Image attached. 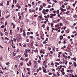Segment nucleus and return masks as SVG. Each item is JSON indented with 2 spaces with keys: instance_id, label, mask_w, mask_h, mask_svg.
I'll list each match as a JSON object with an SVG mask.
<instances>
[{
  "instance_id": "1",
  "label": "nucleus",
  "mask_w": 77,
  "mask_h": 77,
  "mask_svg": "<svg viewBox=\"0 0 77 77\" xmlns=\"http://www.w3.org/2000/svg\"><path fill=\"white\" fill-rule=\"evenodd\" d=\"M21 39L22 38L21 36H19L18 37H17L16 38L17 42H18L20 41V39Z\"/></svg>"
},
{
  "instance_id": "2",
  "label": "nucleus",
  "mask_w": 77,
  "mask_h": 77,
  "mask_svg": "<svg viewBox=\"0 0 77 77\" xmlns=\"http://www.w3.org/2000/svg\"><path fill=\"white\" fill-rule=\"evenodd\" d=\"M28 45L29 48H34V46H33V45L29 43L28 44Z\"/></svg>"
},
{
  "instance_id": "3",
  "label": "nucleus",
  "mask_w": 77,
  "mask_h": 77,
  "mask_svg": "<svg viewBox=\"0 0 77 77\" xmlns=\"http://www.w3.org/2000/svg\"><path fill=\"white\" fill-rule=\"evenodd\" d=\"M15 22L17 23H20V20L19 19H16L14 20Z\"/></svg>"
},
{
  "instance_id": "4",
  "label": "nucleus",
  "mask_w": 77,
  "mask_h": 77,
  "mask_svg": "<svg viewBox=\"0 0 77 77\" xmlns=\"http://www.w3.org/2000/svg\"><path fill=\"white\" fill-rule=\"evenodd\" d=\"M32 51H34V52L35 53H38V48H36V49L35 50H32Z\"/></svg>"
},
{
  "instance_id": "5",
  "label": "nucleus",
  "mask_w": 77,
  "mask_h": 77,
  "mask_svg": "<svg viewBox=\"0 0 77 77\" xmlns=\"http://www.w3.org/2000/svg\"><path fill=\"white\" fill-rule=\"evenodd\" d=\"M29 11L30 12H31V13H32V12H36V11L35 10H34V9L32 10L31 9H29Z\"/></svg>"
},
{
  "instance_id": "6",
  "label": "nucleus",
  "mask_w": 77,
  "mask_h": 77,
  "mask_svg": "<svg viewBox=\"0 0 77 77\" xmlns=\"http://www.w3.org/2000/svg\"><path fill=\"white\" fill-rule=\"evenodd\" d=\"M27 54V53H24V55H25V57H27L29 56V55H28V54Z\"/></svg>"
},
{
  "instance_id": "7",
  "label": "nucleus",
  "mask_w": 77,
  "mask_h": 77,
  "mask_svg": "<svg viewBox=\"0 0 77 77\" xmlns=\"http://www.w3.org/2000/svg\"><path fill=\"white\" fill-rule=\"evenodd\" d=\"M17 0H13V4H14V3H15V4H16L17 3Z\"/></svg>"
},
{
  "instance_id": "8",
  "label": "nucleus",
  "mask_w": 77,
  "mask_h": 77,
  "mask_svg": "<svg viewBox=\"0 0 77 77\" xmlns=\"http://www.w3.org/2000/svg\"><path fill=\"white\" fill-rule=\"evenodd\" d=\"M28 52H30V50L29 49L28 50L27 49H25V53H27Z\"/></svg>"
},
{
  "instance_id": "9",
  "label": "nucleus",
  "mask_w": 77,
  "mask_h": 77,
  "mask_svg": "<svg viewBox=\"0 0 77 77\" xmlns=\"http://www.w3.org/2000/svg\"><path fill=\"white\" fill-rule=\"evenodd\" d=\"M63 57H65V58H67V56H66V55L63 53Z\"/></svg>"
},
{
  "instance_id": "10",
  "label": "nucleus",
  "mask_w": 77,
  "mask_h": 77,
  "mask_svg": "<svg viewBox=\"0 0 77 77\" xmlns=\"http://www.w3.org/2000/svg\"><path fill=\"white\" fill-rule=\"evenodd\" d=\"M50 18H53V14H50Z\"/></svg>"
},
{
  "instance_id": "11",
  "label": "nucleus",
  "mask_w": 77,
  "mask_h": 77,
  "mask_svg": "<svg viewBox=\"0 0 77 77\" xmlns=\"http://www.w3.org/2000/svg\"><path fill=\"white\" fill-rule=\"evenodd\" d=\"M16 7H17L18 8V9H20L21 8L20 7V5L19 4H17L16 5Z\"/></svg>"
},
{
  "instance_id": "12",
  "label": "nucleus",
  "mask_w": 77,
  "mask_h": 77,
  "mask_svg": "<svg viewBox=\"0 0 77 77\" xmlns=\"http://www.w3.org/2000/svg\"><path fill=\"white\" fill-rule=\"evenodd\" d=\"M30 44H31V45H33V44L34 43V42L33 40H31L30 41Z\"/></svg>"
},
{
  "instance_id": "13",
  "label": "nucleus",
  "mask_w": 77,
  "mask_h": 77,
  "mask_svg": "<svg viewBox=\"0 0 77 77\" xmlns=\"http://www.w3.org/2000/svg\"><path fill=\"white\" fill-rule=\"evenodd\" d=\"M24 23H21V27H24Z\"/></svg>"
},
{
  "instance_id": "14",
  "label": "nucleus",
  "mask_w": 77,
  "mask_h": 77,
  "mask_svg": "<svg viewBox=\"0 0 77 77\" xmlns=\"http://www.w3.org/2000/svg\"><path fill=\"white\" fill-rule=\"evenodd\" d=\"M73 65L75 67H76V66H77V64L75 62L74 63Z\"/></svg>"
},
{
  "instance_id": "15",
  "label": "nucleus",
  "mask_w": 77,
  "mask_h": 77,
  "mask_svg": "<svg viewBox=\"0 0 77 77\" xmlns=\"http://www.w3.org/2000/svg\"><path fill=\"white\" fill-rule=\"evenodd\" d=\"M63 39V35H61L60 37V39L62 40Z\"/></svg>"
},
{
  "instance_id": "16",
  "label": "nucleus",
  "mask_w": 77,
  "mask_h": 77,
  "mask_svg": "<svg viewBox=\"0 0 77 77\" xmlns=\"http://www.w3.org/2000/svg\"><path fill=\"white\" fill-rule=\"evenodd\" d=\"M10 44H12L13 42V40L11 39L9 40Z\"/></svg>"
},
{
  "instance_id": "17",
  "label": "nucleus",
  "mask_w": 77,
  "mask_h": 77,
  "mask_svg": "<svg viewBox=\"0 0 77 77\" xmlns=\"http://www.w3.org/2000/svg\"><path fill=\"white\" fill-rule=\"evenodd\" d=\"M5 40H7V41H9V38H8L6 37H5Z\"/></svg>"
},
{
  "instance_id": "18",
  "label": "nucleus",
  "mask_w": 77,
  "mask_h": 77,
  "mask_svg": "<svg viewBox=\"0 0 77 77\" xmlns=\"http://www.w3.org/2000/svg\"><path fill=\"white\" fill-rule=\"evenodd\" d=\"M43 71L45 73H47V70H46V69H43Z\"/></svg>"
},
{
  "instance_id": "19",
  "label": "nucleus",
  "mask_w": 77,
  "mask_h": 77,
  "mask_svg": "<svg viewBox=\"0 0 77 77\" xmlns=\"http://www.w3.org/2000/svg\"><path fill=\"white\" fill-rule=\"evenodd\" d=\"M40 35L42 36H43L44 38V35L43 33H41Z\"/></svg>"
},
{
  "instance_id": "20",
  "label": "nucleus",
  "mask_w": 77,
  "mask_h": 77,
  "mask_svg": "<svg viewBox=\"0 0 77 77\" xmlns=\"http://www.w3.org/2000/svg\"><path fill=\"white\" fill-rule=\"evenodd\" d=\"M35 34L36 35V36H39V33H38V32H36Z\"/></svg>"
},
{
  "instance_id": "21",
  "label": "nucleus",
  "mask_w": 77,
  "mask_h": 77,
  "mask_svg": "<svg viewBox=\"0 0 77 77\" xmlns=\"http://www.w3.org/2000/svg\"><path fill=\"white\" fill-rule=\"evenodd\" d=\"M20 65H21V66L23 65V62H21L20 63Z\"/></svg>"
},
{
  "instance_id": "22",
  "label": "nucleus",
  "mask_w": 77,
  "mask_h": 77,
  "mask_svg": "<svg viewBox=\"0 0 77 77\" xmlns=\"http://www.w3.org/2000/svg\"><path fill=\"white\" fill-rule=\"evenodd\" d=\"M77 16L76 15H73V18H77Z\"/></svg>"
},
{
  "instance_id": "23",
  "label": "nucleus",
  "mask_w": 77,
  "mask_h": 77,
  "mask_svg": "<svg viewBox=\"0 0 77 77\" xmlns=\"http://www.w3.org/2000/svg\"><path fill=\"white\" fill-rule=\"evenodd\" d=\"M43 7H45V6H46V4H45V3H43Z\"/></svg>"
},
{
  "instance_id": "24",
  "label": "nucleus",
  "mask_w": 77,
  "mask_h": 77,
  "mask_svg": "<svg viewBox=\"0 0 77 77\" xmlns=\"http://www.w3.org/2000/svg\"><path fill=\"white\" fill-rule=\"evenodd\" d=\"M60 60V59H57L55 61H57V62H59Z\"/></svg>"
},
{
  "instance_id": "25",
  "label": "nucleus",
  "mask_w": 77,
  "mask_h": 77,
  "mask_svg": "<svg viewBox=\"0 0 77 77\" xmlns=\"http://www.w3.org/2000/svg\"><path fill=\"white\" fill-rule=\"evenodd\" d=\"M25 22H28V21H29V19H25Z\"/></svg>"
},
{
  "instance_id": "26",
  "label": "nucleus",
  "mask_w": 77,
  "mask_h": 77,
  "mask_svg": "<svg viewBox=\"0 0 77 77\" xmlns=\"http://www.w3.org/2000/svg\"><path fill=\"white\" fill-rule=\"evenodd\" d=\"M32 70L33 72H35V69H32Z\"/></svg>"
},
{
  "instance_id": "27",
  "label": "nucleus",
  "mask_w": 77,
  "mask_h": 77,
  "mask_svg": "<svg viewBox=\"0 0 77 77\" xmlns=\"http://www.w3.org/2000/svg\"><path fill=\"white\" fill-rule=\"evenodd\" d=\"M20 60H22V61H23V60H24V58L21 57V58L20 59Z\"/></svg>"
},
{
  "instance_id": "28",
  "label": "nucleus",
  "mask_w": 77,
  "mask_h": 77,
  "mask_svg": "<svg viewBox=\"0 0 77 77\" xmlns=\"http://www.w3.org/2000/svg\"><path fill=\"white\" fill-rule=\"evenodd\" d=\"M0 6H3V3H0Z\"/></svg>"
},
{
  "instance_id": "29",
  "label": "nucleus",
  "mask_w": 77,
  "mask_h": 77,
  "mask_svg": "<svg viewBox=\"0 0 77 77\" xmlns=\"http://www.w3.org/2000/svg\"><path fill=\"white\" fill-rule=\"evenodd\" d=\"M59 24L56 25L55 26V27H59Z\"/></svg>"
},
{
  "instance_id": "30",
  "label": "nucleus",
  "mask_w": 77,
  "mask_h": 77,
  "mask_svg": "<svg viewBox=\"0 0 77 77\" xmlns=\"http://www.w3.org/2000/svg\"><path fill=\"white\" fill-rule=\"evenodd\" d=\"M6 31H7V30H6V28H5L4 29V32H6Z\"/></svg>"
},
{
  "instance_id": "31",
  "label": "nucleus",
  "mask_w": 77,
  "mask_h": 77,
  "mask_svg": "<svg viewBox=\"0 0 77 77\" xmlns=\"http://www.w3.org/2000/svg\"><path fill=\"white\" fill-rule=\"evenodd\" d=\"M5 35H6V36H7V35H8V33L7 32H5Z\"/></svg>"
},
{
  "instance_id": "32",
  "label": "nucleus",
  "mask_w": 77,
  "mask_h": 77,
  "mask_svg": "<svg viewBox=\"0 0 77 77\" xmlns=\"http://www.w3.org/2000/svg\"><path fill=\"white\" fill-rule=\"evenodd\" d=\"M23 35L24 37H26V33H25V32L23 33Z\"/></svg>"
},
{
  "instance_id": "33",
  "label": "nucleus",
  "mask_w": 77,
  "mask_h": 77,
  "mask_svg": "<svg viewBox=\"0 0 77 77\" xmlns=\"http://www.w3.org/2000/svg\"><path fill=\"white\" fill-rule=\"evenodd\" d=\"M26 42H29V39H27L26 40Z\"/></svg>"
},
{
  "instance_id": "34",
  "label": "nucleus",
  "mask_w": 77,
  "mask_h": 77,
  "mask_svg": "<svg viewBox=\"0 0 77 77\" xmlns=\"http://www.w3.org/2000/svg\"><path fill=\"white\" fill-rule=\"evenodd\" d=\"M54 22L55 23H57V21L56 20H55L54 21Z\"/></svg>"
},
{
  "instance_id": "35",
  "label": "nucleus",
  "mask_w": 77,
  "mask_h": 77,
  "mask_svg": "<svg viewBox=\"0 0 77 77\" xmlns=\"http://www.w3.org/2000/svg\"><path fill=\"white\" fill-rule=\"evenodd\" d=\"M45 11H46V12H48V11H49V10H48V9H46L45 10Z\"/></svg>"
},
{
  "instance_id": "36",
  "label": "nucleus",
  "mask_w": 77,
  "mask_h": 77,
  "mask_svg": "<svg viewBox=\"0 0 77 77\" xmlns=\"http://www.w3.org/2000/svg\"><path fill=\"white\" fill-rule=\"evenodd\" d=\"M28 5L29 6V7H32V5H31V4H28Z\"/></svg>"
},
{
  "instance_id": "37",
  "label": "nucleus",
  "mask_w": 77,
  "mask_h": 77,
  "mask_svg": "<svg viewBox=\"0 0 77 77\" xmlns=\"http://www.w3.org/2000/svg\"><path fill=\"white\" fill-rule=\"evenodd\" d=\"M57 74L58 76H60V74L58 72H57Z\"/></svg>"
},
{
  "instance_id": "38",
  "label": "nucleus",
  "mask_w": 77,
  "mask_h": 77,
  "mask_svg": "<svg viewBox=\"0 0 77 77\" xmlns=\"http://www.w3.org/2000/svg\"><path fill=\"white\" fill-rule=\"evenodd\" d=\"M47 29L48 31H49V26H47Z\"/></svg>"
},
{
  "instance_id": "39",
  "label": "nucleus",
  "mask_w": 77,
  "mask_h": 77,
  "mask_svg": "<svg viewBox=\"0 0 77 77\" xmlns=\"http://www.w3.org/2000/svg\"><path fill=\"white\" fill-rule=\"evenodd\" d=\"M25 61H26V62H27V60H29V58H26L25 59Z\"/></svg>"
},
{
  "instance_id": "40",
  "label": "nucleus",
  "mask_w": 77,
  "mask_h": 77,
  "mask_svg": "<svg viewBox=\"0 0 77 77\" xmlns=\"http://www.w3.org/2000/svg\"><path fill=\"white\" fill-rule=\"evenodd\" d=\"M69 11H68L67 12H66V15H67V14H69Z\"/></svg>"
},
{
  "instance_id": "41",
  "label": "nucleus",
  "mask_w": 77,
  "mask_h": 77,
  "mask_svg": "<svg viewBox=\"0 0 77 77\" xmlns=\"http://www.w3.org/2000/svg\"><path fill=\"white\" fill-rule=\"evenodd\" d=\"M17 31L18 32L19 31V27H17Z\"/></svg>"
},
{
  "instance_id": "42",
  "label": "nucleus",
  "mask_w": 77,
  "mask_h": 77,
  "mask_svg": "<svg viewBox=\"0 0 77 77\" xmlns=\"http://www.w3.org/2000/svg\"><path fill=\"white\" fill-rule=\"evenodd\" d=\"M71 77H75V75H73V74H72V75L71 76Z\"/></svg>"
},
{
  "instance_id": "43",
  "label": "nucleus",
  "mask_w": 77,
  "mask_h": 77,
  "mask_svg": "<svg viewBox=\"0 0 77 77\" xmlns=\"http://www.w3.org/2000/svg\"><path fill=\"white\" fill-rule=\"evenodd\" d=\"M9 1H8L7 2V5H9Z\"/></svg>"
},
{
  "instance_id": "44",
  "label": "nucleus",
  "mask_w": 77,
  "mask_h": 77,
  "mask_svg": "<svg viewBox=\"0 0 77 77\" xmlns=\"http://www.w3.org/2000/svg\"><path fill=\"white\" fill-rule=\"evenodd\" d=\"M7 21H6L5 23V26H7Z\"/></svg>"
},
{
  "instance_id": "45",
  "label": "nucleus",
  "mask_w": 77,
  "mask_h": 77,
  "mask_svg": "<svg viewBox=\"0 0 77 77\" xmlns=\"http://www.w3.org/2000/svg\"><path fill=\"white\" fill-rule=\"evenodd\" d=\"M21 56L20 55H18L17 57H19V58H20L21 57Z\"/></svg>"
},
{
  "instance_id": "46",
  "label": "nucleus",
  "mask_w": 77,
  "mask_h": 77,
  "mask_svg": "<svg viewBox=\"0 0 77 77\" xmlns=\"http://www.w3.org/2000/svg\"><path fill=\"white\" fill-rule=\"evenodd\" d=\"M5 26L4 25H2L1 26V28H4V27H5Z\"/></svg>"
},
{
  "instance_id": "47",
  "label": "nucleus",
  "mask_w": 77,
  "mask_h": 77,
  "mask_svg": "<svg viewBox=\"0 0 77 77\" xmlns=\"http://www.w3.org/2000/svg\"><path fill=\"white\" fill-rule=\"evenodd\" d=\"M9 64H10V63L9 62H7L6 63V65H9Z\"/></svg>"
},
{
  "instance_id": "48",
  "label": "nucleus",
  "mask_w": 77,
  "mask_h": 77,
  "mask_svg": "<svg viewBox=\"0 0 77 77\" xmlns=\"http://www.w3.org/2000/svg\"><path fill=\"white\" fill-rule=\"evenodd\" d=\"M42 26L43 27V28H45V24H43L42 25Z\"/></svg>"
},
{
  "instance_id": "49",
  "label": "nucleus",
  "mask_w": 77,
  "mask_h": 77,
  "mask_svg": "<svg viewBox=\"0 0 77 77\" xmlns=\"http://www.w3.org/2000/svg\"><path fill=\"white\" fill-rule=\"evenodd\" d=\"M13 41L14 42H16V38H13Z\"/></svg>"
},
{
  "instance_id": "50",
  "label": "nucleus",
  "mask_w": 77,
  "mask_h": 77,
  "mask_svg": "<svg viewBox=\"0 0 77 77\" xmlns=\"http://www.w3.org/2000/svg\"><path fill=\"white\" fill-rule=\"evenodd\" d=\"M47 42H46V41H44L43 42V44H47Z\"/></svg>"
},
{
  "instance_id": "51",
  "label": "nucleus",
  "mask_w": 77,
  "mask_h": 77,
  "mask_svg": "<svg viewBox=\"0 0 77 77\" xmlns=\"http://www.w3.org/2000/svg\"><path fill=\"white\" fill-rule=\"evenodd\" d=\"M0 73H1L2 74H3V72H2V71L0 70Z\"/></svg>"
},
{
  "instance_id": "52",
  "label": "nucleus",
  "mask_w": 77,
  "mask_h": 77,
  "mask_svg": "<svg viewBox=\"0 0 77 77\" xmlns=\"http://www.w3.org/2000/svg\"><path fill=\"white\" fill-rule=\"evenodd\" d=\"M38 57H39V59H40V60H41V56H38Z\"/></svg>"
},
{
  "instance_id": "53",
  "label": "nucleus",
  "mask_w": 77,
  "mask_h": 77,
  "mask_svg": "<svg viewBox=\"0 0 77 77\" xmlns=\"http://www.w3.org/2000/svg\"><path fill=\"white\" fill-rule=\"evenodd\" d=\"M27 70L28 71H30V68H26Z\"/></svg>"
},
{
  "instance_id": "54",
  "label": "nucleus",
  "mask_w": 77,
  "mask_h": 77,
  "mask_svg": "<svg viewBox=\"0 0 77 77\" xmlns=\"http://www.w3.org/2000/svg\"><path fill=\"white\" fill-rule=\"evenodd\" d=\"M73 60L75 61H76V58L75 57L73 58Z\"/></svg>"
},
{
  "instance_id": "55",
  "label": "nucleus",
  "mask_w": 77,
  "mask_h": 77,
  "mask_svg": "<svg viewBox=\"0 0 77 77\" xmlns=\"http://www.w3.org/2000/svg\"><path fill=\"white\" fill-rule=\"evenodd\" d=\"M9 11H8V10H7L6 11V13H7V14H8V13H9Z\"/></svg>"
},
{
  "instance_id": "56",
  "label": "nucleus",
  "mask_w": 77,
  "mask_h": 77,
  "mask_svg": "<svg viewBox=\"0 0 77 77\" xmlns=\"http://www.w3.org/2000/svg\"><path fill=\"white\" fill-rule=\"evenodd\" d=\"M51 65H52V66H53V65H54V63H51Z\"/></svg>"
},
{
  "instance_id": "57",
  "label": "nucleus",
  "mask_w": 77,
  "mask_h": 77,
  "mask_svg": "<svg viewBox=\"0 0 77 77\" xmlns=\"http://www.w3.org/2000/svg\"><path fill=\"white\" fill-rule=\"evenodd\" d=\"M45 41L48 42V38H46V39L45 40Z\"/></svg>"
},
{
  "instance_id": "58",
  "label": "nucleus",
  "mask_w": 77,
  "mask_h": 77,
  "mask_svg": "<svg viewBox=\"0 0 77 77\" xmlns=\"http://www.w3.org/2000/svg\"><path fill=\"white\" fill-rule=\"evenodd\" d=\"M25 10L26 11V12H27V8H25Z\"/></svg>"
},
{
  "instance_id": "59",
  "label": "nucleus",
  "mask_w": 77,
  "mask_h": 77,
  "mask_svg": "<svg viewBox=\"0 0 77 77\" xmlns=\"http://www.w3.org/2000/svg\"><path fill=\"white\" fill-rule=\"evenodd\" d=\"M38 18H39L41 19H42V17L39 16H38Z\"/></svg>"
},
{
  "instance_id": "60",
  "label": "nucleus",
  "mask_w": 77,
  "mask_h": 77,
  "mask_svg": "<svg viewBox=\"0 0 77 77\" xmlns=\"http://www.w3.org/2000/svg\"><path fill=\"white\" fill-rule=\"evenodd\" d=\"M62 24H63L62 23H60V26H62Z\"/></svg>"
},
{
  "instance_id": "61",
  "label": "nucleus",
  "mask_w": 77,
  "mask_h": 77,
  "mask_svg": "<svg viewBox=\"0 0 77 77\" xmlns=\"http://www.w3.org/2000/svg\"><path fill=\"white\" fill-rule=\"evenodd\" d=\"M11 46H12V47L13 48H15V46H14V45H12Z\"/></svg>"
},
{
  "instance_id": "62",
  "label": "nucleus",
  "mask_w": 77,
  "mask_h": 77,
  "mask_svg": "<svg viewBox=\"0 0 77 77\" xmlns=\"http://www.w3.org/2000/svg\"><path fill=\"white\" fill-rule=\"evenodd\" d=\"M63 40L64 41H66V38H64L63 39Z\"/></svg>"
},
{
  "instance_id": "63",
  "label": "nucleus",
  "mask_w": 77,
  "mask_h": 77,
  "mask_svg": "<svg viewBox=\"0 0 77 77\" xmlns=\"http://www.w3.org/2000/svg\"><path fill=\"white\" fill-rule=\"evenodd\" d=\"M58 57L60 58V54H59L58 56Z\"/></svg>"
},
{
  "instance_id": "64",
  "label": "nucleus",
  "mask_w": 77,
  "mask_h": 77,
  "mask_svg": "<svg viewBox=\"0 0 77 77\" xmlns=\"http://www.w3.org/2000/svg\"><path fill=\"white\" fill-rule=\"evenodd\" d=\"M37 74H38L37 73H35L34 74V75H37Z\"/></svg>"
}]
</instances>
